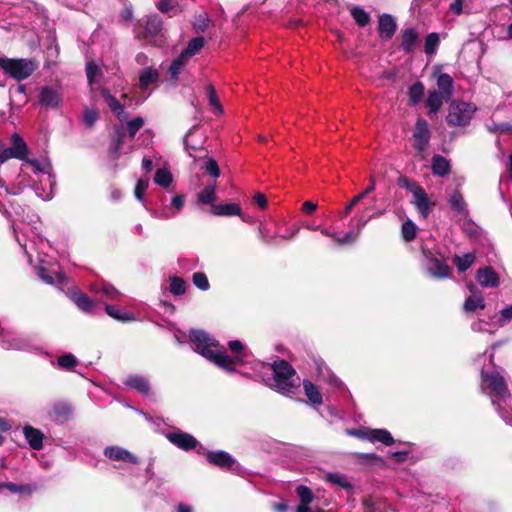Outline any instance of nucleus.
<instances>
[{
    "instance_id": "obj_1",
    "label": "nucleus",
    "mask_w": 512,
    "mask_h": 512,
    "mask_svg": "<svg viewBox=\"0 0 512 512\" xmlns=\"http://www.w3.org/2000/svg\"><path fill=\"white\" fill-rule=\"evenodd\" d=\"M192 348L223 370H229L230 357L225 349L203 330H191L189 335Z\"/></svg>"
},
{
    "instance_id": "obj_2",
    "label": "nucleus",
    "mask_w": 512,
    "mask_h": 512,
    "mask_svg": "<svg viewBox=\"0 0 512 512\" xmlns=\"http://www.w3.org/2000/svg\"><path fill=\"white\" fill-rule=\"evenodd\" d=\"M503 373L504 370L501 367H496L490 373H486L482 369V389H489V396L492 399V405L495 407L497 413L500 415L503 421H505L508 425H512V420L505 415L504 409L497 402H506V400L511 396Z\"/></svg>"
},
{
    "instance_id": "obj_3",
    "label": "nucleus",
    "mask_w": 512,
    "mask_h": 512,
    "mask_svg": "<svg viewBox=\"0 0 512 512\" xmlns=\"http://www.w3.org/2000/svg\"><path fill=\"white\" fill-rule=\"evenodd\" d=\"M262 368L271 372V377L264 379L267 386L283 395L294 393L298 386V378L296 371L287 361H275L271 365H262Z\"/></svg>"
},
{
    "instance_id": "obj_4",
    "label": "nucleus",
    "mask_w": 512,
    "mask_h": 512,
    "mask_svg": "<svg viewBox=\"0 0 512 512\" xmlns=\"http://www.w3.org/2000/svg\"><path fill=\"white\" fill-rule=\"evenodd\" d=\"M0 67L11 78L22 81L29 78L37 69L34 60L26 58H5L0 57Z\"/></svg>"
},
{
    "instance_id": "obj_5",
    "label": "nucleus",
    "mask_w": 512,
    "mask_h": 512,
    "mask_svg": "<svg viewBox=\"0 0 512 512\" xmlns=\"http://www.w3.org/2000/svg\"><path fill=\"white\" fill-rule=\"evenodd\" d=\"M29 165H31L35 171L42 173L44 176H46L45 180V187L41 186H35V192L38 197H40L43 200H50L53 197L54 188L56 187V177L54 173H52V165L50 161L43 160H29L26 158L25 160ZM41 183L44 182L43 179L40 180Z\"/></svg>"
},
{
    "instance_id": "obj_6",
    "label": "nucleus",
    "mask_w": 512,
    "mask_h": 512,
    "mask_svg": "<svg viewBox=\"0 0 512 512\" xmlns=\"http://www.w3.org/2000/svg\"><path fill=\"white\" fill-rule=\"evenodd\" d=\"M422 254L426 260V270L432 277L443 279L450 276L451 268L447 264V259L438 250L422 247Z\"/></svg>"
},
{
    "instance_id": "obj_7",
    "label": "nucleus",
    "mask_w": 512,
    "mask_h": 512,
    "mask_svg": "<svg viewBox=\"0 0 512 512\" xmlns=\"http://www.w3.org/2000/svg\"><path fill=\"white\" fill-rule=\"evenodd\" d=\"M476 108L465 102H453L449 106L446 121L450 126H466L470 123Z\"/></svg>"
},
{
    "instance_id": "obj_8",
    "label": "nucleus",
    "mask_w": 512,
    "mask_h": 512,
    "mask_svg": "<svg viewBox=\"0 0 512 512\" xmlns=\"http://www.w3.org/2000/svg\"><path fill=\"white\" fill-rule=\"evenodd\" d=\"M167 440L183 451L196 450L198 454H204L206 448L191 434L176 429L165 433Z\"/></svg>"
},
{
    "instance_id": "obj_9",
    "label": "nucleus",
    "mask_w": 512,
    "mask_h": 512,
    "mask_svg": "<svg viewBox=\"0 0 512 512\" xmlns=\"http://www.w3.org/2000/svg\"><path fill=\"white\" fill-rule=\"evenodd\" d=\"M12 139L13 145L11 147L1 148L0 163H4L11 158L26 160L28 154V147L26 143L18 134H14Z\"/></svg>"
},
{
    "instance_id": "obj_10",
    "label": "nucleus",
    "mask_w": 512,
    "mask_h": 512,
    "mask_svg": "<svg viewBox=\"0 0 512 512\" xmlns=\"http://www.w3.org/2000/svg\"><path fill=\"white\" fill-rule=\"evenodd\" d=\"M38 277L49 285H64L66 283V276L54 269L53 264L46 263L43 259L40 260V265L36 267Z\"/></svg>"
},
{
    "instance_id": "obj_11",
    "label": "nucleus",
    "mask_w": 512,
    "mask_h": 512,
    "mask_svg": "<svg viewBox=\"0 0 512 512\" xmlns=\"http://www.w3.org/2000/svg\"><path fill=\"white\" fill-rule=\"evenodd\" d=\"M412 136L414 139L413 147L418 153H423L429 144L431 136L428 122L425 119L419 118L416 121Z\"/></svg>"
},
{
    "instance_id": "obj_12",
    "label": "nucleus",
    "mask_w": 512,
    "mask_h": 512,
    "mask_svg": "<svg viewBox=\"0 0 512 512\" xmlns=\"http://www.w3.org/2000/svg\"><path fill=\"white\" fill-rule=\"evenodd\" d=\"M228 347L230 351L234 354L232 357H230L229 362V370H225L228 373L235 372V365L238 364H246L250 363L251 361V354L244 348L243 344L239 340H232L229 341Z\"/></svg>"
},
{
    "instance_id": "obj_13",
    "label": "nucleus",
    "mask_w": 512,
    "mask_h": 512,
    "mask_svg": "<svg viewBox=\"0 0 512 512\" xmlns=\"http://www.w3.org/2000/svg\"><path fill=\"white\" fill-rule=\"evenodd\" d=\"M207 461L214 466H217L223 470L233 471L235 466H238L236 459L233 458L228 452L223 450L209 451L206 449L204 452Z\"/></svg>"
},
{
    "instance_id": "obj_14",
    "label": "nucleus",
    "mask_w": 512,
    "mask_h": 512,
    "mask_svg": "<svg viewBox=\"0 0 512 512\" xmlns=\"http://www.w3.org/2000/svg\"><path fill=\"white\" fill-rule=\"evenodd\" d=\"M38 103L46 109H57L62 103V94L58 89L43 86L39 90Z\"/></svg>"
},
{
    "instance_id": "obj_15",
    "label": "nucleus",
    "mask_w": 512,
    "mask_h": 512,
    "mask_svg": "<svg viewBox=\"0 0 512 512\" xmlns=\"http://www.w3.org/2000/svg\"><path fill=\"white\" fill-rule=\"evenodd\" d=\"M30 177L22 171L18 173L15 182L7 183L5 180L0 179V188L4 189L7 194L19 195L25 188L33 187Z\"/></svg>"
},
{
    "instance_id": "obj_16",
    "label": "nucleus",
    "mask_w": 512,
    "mask_h": 512,
    "mask_svg": "<svg viewBox=\"0 0 512 512\" xmlns=\"http://www.w3.org/2000/svg\"><path fill=\"white\" fill-rule=\"evenodd\" d=\"M412 197V204L415 206L420 217L426 219L429 216L434 203L430 202L427 193L422 187L416 191Z\"/></svg>"
},
{
    "instance_id": "obj_17",
    "label": "nucleus",
    "mask_w": 512,
    "mask_h": 512,
    "mask_svg": "<svg viewBox=\"0 0 512 512\" xmlns=\"http://www.w3.org/2000/svg\"><path fill=\"white\" fill-rule=\"evenodd\" d=\"M104 455L113 461L138 464V458L128 450L120 446H108L104 449Z\"/></svg>"
},
{
    "instance_id": "obj_18",
    "label": "nucleus",
    "mask_w": 512,
    "mask_h": 512,
    "mask_svg": "<svg viewBox=\"0 0 512 512\" xmlns=\"http://www.w3.org/2000/svg\"><path fill=\"white\" fill-rule=\"evenodd\" d=\"M476 280L483 288H497L500 285V278L490 266L478 269Z\"/></svg>"
},
{
    "instance_id": "obj_19",
    "label": "nucleus",
    "mask_w": 512,
    "mask_h": 512,
    "mask_svg": "<svg viewBox=\"0 0 512 512\" xmlns=\"http://www.w3.org/2000/svg\"><path fill=\"white\" fill-rule=\"evenodd\" d=\"M100 93L115 116L120 121L127 120L128 113L125 111L124 106L119 102V100L111 95L107 88H101Z\"/></svg>"
},
{
    "instance_id": "obj_20",
    "label": "nucleus",
    "mask_w": 512,
    "mask_h": 512,
    "mask_svg": "<svg viewBox=\"0 0 512 512\" xmlns=\"http://www.w3.org/2000/svg\"><path fill=\"white\" fill-rule=\"evenodd\" d=\"M468 288L471 292V295L466 298L464 302V310L466 312H474L477 309L485 308V301L480 291L476 288L474 284H469Z\"/></svg>"
},
{
    "instance_id": "obj_21",
    "label": "nucleus",
    "mask_w": 512,
    "mask_h": 512,
    "mask_svg": "<svg viewBox=\"0 0 512 512\" xmlns=\"http://www.w3.org/2000/svg\"><path fill=\"white\" fill-rule=\"evenodd\" d=\"M324 480L332 485H335L348 493H353L354 484L351 478L340 472H329L325 475Z\"/></svg>"
},
{
    "instance_id": "obj_22",
    "label": "nucleus",
    "mask_w": 512,
    "mask_h": 512,
    "mask_svg": "<svg viewBox=\"0 0 512 512\" xmlns=\"http://www.w3.org/2000/svg\"><path fill=\"white\" fill-rule=\"evenodd\" d=\"M397 28L395 19L390 14H383L379 17V36L388 40L393 37Z\"/></svg>"
},
{
    "instance_id": "obj_23",
    "label": "nucleus",
    "mask_w": 512,
    "mask_h": 512,
    "mask_svg": "<svg viewBox=\"0 0 512 512\" xmlns=\"http://www.w3.org/2000/svg\"><path fill=\"white\" fill-rule=\"evenodd\" d=\"M23 435L32 449L40 450L43 448V440L45 436L41 430L30 425H26L23 428Z\"/></svg>"
},
{
    "instance_id": "obj_24",
    "label": "nucleus",
    "mask_w": 512,
    "mask_h": 512,
    "mask_svg": "<svg viewBox=\"0 0 512 512\" xmlns=\"http://www.w3.org/2000/svg\"><path fill=\"white\" fill-rule=\"evenodd\" d=\"M124 384L143 395H148L150 393V383L145 377L141 375L132 374L127 376Z\"/></svg>"
},
{
    "instance_id": "obj_25",
    "label": "nucleus",
    "mask_w": 512,
    "mask_h": 512,
    "mask_svg": "<svg viewBox=\"0 0 512 512\" xmlns=\"http://www.w3.org/2000/svg\"><path fill=\"white\" fill-rule=\"evenodd\" d=\"M444 98L450 100L454 91V80L447 73H440L437 76V90Z\"/></svg>"
},
{
    "instance_id": "obj_26",
    "label": "nucleus",
    "mask_w": 512,
    "mask_h": 512,
    "mask_svg": "<svg viewBox=\"0 0 512 512\" xmlns=\"http://www.w3.org/2000/svg\"><path fill=\"white\" fill-rule=\"evenodd\" d=\"M419 40V35L414 28H407L402 31V41L400 48L406 53L410 54L415 50L416 44Z\"/></svg>"
},
{
    "instance_id": "obj_27",
    "label": "nucleus",
    "mask_w": 512,
    "mask_h": 512,
    "mask_svg": "<svg viewBox=\"0 0 512 512\" xmlns=\"http://www.w3.org/2000/svg\"><path fill=\"white\" fill-rule=\"evenodd\" d=\"M54 421L64 423L69 421L73 415V408L65 402H57L52 407Z\"/></svg>"
},
{
    "instance_id": "obj_28",
    "label": "nucleus",
    "mask_w": 512,
    "mask_h": 512,
    "mask_svg": "<svg viewBox=\"0 0 512 512\" xmlns=\"http://www.w3.org/2000/svg\"><path fill=\"white\" fill-rule=\"evenodd\" d=\"M211 212L215 216H241V207L236 203L213 204Z\"/></svg>"
},
{
    "instance_id": "obj_29",
    "label": "nucleus",
    "mask_w": 512,
    "mask_h": 512,
    "mask_svg": "<svg viewBox=\"0 0 512 512\" xmlns=\"http://www.w3.org/2000/svg\"><path fill=\"white\" fill-rule=\"evenodd\" d=\"M124 138H125V132L124 128L122 126L116 127L115 129V135L112 139V143L110 146V154L114 159H118L123 151V144H124Z\"/></svg>"
},
{
    "instance_id": "obj_30",
    "label": "nucleus",
    "mask_w": 512,
    "mask_h": 512,
    "mask_svg": "<svg viewBox=\"0 0 512 512\" xmlns=\"http://www.w3.org/2000/svg\"><path fill=\"white\" fill-rule=\"evenodd\" d=\"M160 78V74L157 69L153 67H146L139 74V86L142 90H145L149 85L156 83Z\"/></svg>"
},
{
    "instance_id": "obj_31",
    "label": "nucleus",
    "mask_w": 512,
    "mask_h": 512,
    "mask_svg": "<svg viewBox=\"0 0 512 512\" xmlns=\"http://www.w3.org/2000/svg\"><path fill=\"white\" fill-rule=\"evenodd\" d=\"M444 101H448V99L444 98L436 90H429L427 99H426V107L428 109V113L429 114L438 113L439 110L441 109Z\"/></svg>"
},
{
    "instance_id": "obj_32",
    "label": "nucleus",
    "mask_w": 512,
    "mask_h": 512,
    "mask_svg": "<svg viewBox=\"0 0 512 512\" xmlns=\"http://www.w3.org/2000/svg\"><path fill=\"white\" fill-rule=\"evenodd\" d=\"M451 209L462 217L468 215L467 204L459 191H454L449 197Z\"/></svg>"
},
{
    "instance_id": "obj_33",
    "label": "nucleus",
    "mask_w": 512,
    "mask_h": 512,
    "mask_svg": "<svg viewBox=\"0 0 512 512\" xmlns=\"http://www.w3.org/2000/svg\"><path fill=\"white\" fill-rule=\"evenodd\" d=\"M431 166L433 174L439 177H444L450 172V162L439 154L432 157Z\"/></svg>"
},
{
    "instance_id": "obj_34",
    "label": "nucleus",
    "mask_w": 512,
    "mask_h": 512,
    "mask_svg": "<svg viewBox=\"0 0 512 512\" xmlns=\"http://www.w3.org/2000/svg\"><path fill=\"white\" fill-rule=\"evenodd\" d=\"M375 187H376V180H375L374 176H371L370 179H369V185L366 187V189L364 191H362L361 193H359L358 195H356L350 201V203H348L346 205V207L344 208V211H343V216H347L351 212V210L353 209V207L355 205H357L369 193H371V192H373L375 190Z\"/></svg>"
},
{
    "instance_id": "obj_35",
    "label": "nucleus",
    "mask_w": 512,
    "mask_h": 512,
    "mask_svg": "<svg viewBox=\"0 0 512 512\" xmlns=\"http://www.w3.org/2000/svg\"><path fill=\"white\" fill-rule=\"evenodd\" d=\"M92 290L109 300H116L120 295V292L114 286L106 282L93 285Z\"/></svg>"
},
{
    "instance_id": "obj_36",
    "label": "nucleus",
    "mask_w": 512,
    "mask_h": 512,
    "mask_svg": "<svg viewBox=\"0 0 512 512\" xmlns=\"http://www.w3.org/2000/svg\"><path fill=\"white\" fill-rule=\"evenodd\" d=\"M162 19L156 15H149L145 20V33L146 36H157L162 31Z\"/></svg>"
},
{
    "instance_id": "obj_37",
    "label": "nucleus",
    "mask_w": 512,
    "mask_h": 512,
    "mask_svg": "<svg viewBox=\"0 0 512 512\" xmlns=\"http://www.w3.org/2000/svg\"><path fill=\"white\" fill-rule=\"evenodd\" d=\"M369 434V441L372 443L380 442L386 446H390L394 443V438L386 429H370Z\"/></svg>"
},
{
    "instance_id": "obj_38",
    "label": "nucleus",
    "mask_w": 512,
    "mask_h": 512,
    "mask_svg": "<svg viewBox=\"0 0 512 512\" xmlns=\"http://www.w3.org/2000/svg\"><path fill=\"white\" fill-rule=\"evenodd\" d=\"M72 300L76 306L86 313H93L95 304L94 302L82 292H73Z\"/></svg>"
},
{
    "instance_id": "obj_39",
    "label": "nucleus",
    "mask_w": 512,
    "mask_h": 512,
    "mask_svg": "<svg viewBox=\"0 0 512 512\" xmlns=\"http://www.w3.org/2000/svg\"><path fill=\"white\" fill-rule=\"evenodd\" d=\"M305 395L313 405L322 404V394L318 388L309 380H303Z\"/></svg>"
},
{
    "instance_id": "obj_40",
    "label": "nucleus",
    "mask_w": 512,
    "mask_h": 512,
    "mask_svg": "<svg viewBox=\"0 0 512 512\" xmlns=\"http://www.w3.org/2000/svg\"><path fill=\"white\" fill-rule=\"evenodd\" d=\"M105 311L110 317L122 322L134 320V315L131 312H127L115 305H106Z\"/></svg>"
},
{
    "instance_id": "obj_41",
    "label": "nucleus",
    "mask_w": 512,
    "mask_h": 512,
    "mask_svg": "<svg viewBox=\"0 0 512 512\" xmlns=\"http://www.w3.org/2000/svg\"><path fill=\"white\" fill-rule=\"evenodd\" d=\"M425 87L422 82L416 81L409 87L408 96L409 104L415 106L420 103L424 96Z\"/></svg>"
},
{
    "instance_id": "obj_42",
    "label": "nucleus",
    "mask_w": 512,
    "mask_h": 512,
    "mask_svg": "<svg viewBox=\"0 0 512 512\" xmlns=\"http://www.w3.org/2000/svg\"><path fill=\"white\" fill-rule=\"evenodd\" d=\"M216 199V183L206 186L198 194V202L205 205H213Z\"/></svg>"
},
{
    "instance_id": "obj_43",
    "label": "nucleus",
    "mask_w": 512,
    "mask_h": 512,
    "mask_svg": "<svg viewBox=\"0 0 512 512\" xmlns=\"http://www.w3.org/2000/svg\"><path fill=\"white\" fill-rule=\"evenodd\" d=\"M187 61L188 59L183 54H180L176 59L172 61L168 69L171 80H178V76L185 67Z\"/></svg>"
},
{
    "instance_id": "obj_44",
    "label": "nucleus",
    "mask_w": 512,
    "mask_h": 512,
    "mask_svg": "<svg viewBox=\"0 0 512 512\" xmlns=\"http://www.w3.org/2000/svg\"><path fill=\"white\" fill-rule=\"evenodd\" d=\"M203 37H194L189 42L187 47L181 52L187 59L197 54L204 46Z\"/></svg>"
},
{
    "instance_id": "obj_45",
    "label": "nucleus",
    "mask_w": 512,
    "mask_h": 512,
    "mask_svg": "<svg viewBox=\"0 0 512 512\" xmlns=\"http://www.w3.org/2000/svg\"><path fill=\"white\" fill-rule=\"evenodd\" d=\"M475 259H476V255L474 253H466L462 256L455 255L454 263L460 272H465L472 266Z\"/></svg>"
},
{
    "instance_id": "obj_46",
    "label": "nucleus",
    "mask_w": 512,
    "mask_h": 512,
    "mask_svg": "<svg viewBox=\"0 0 512 512\" xmlns=\"http://www.w3.org/2000/svg\"><path fill=\"white\" fill-rule=\"evenodd\" d=\"M0 489H6L14 494H30L33 491V487L31 485H22L13 482L0 483Z\"/></svg>"
},
{
    "instance_id": "obj_47",
    "label": "nucleus",
    "mask_w": 512,
    "mask_h": 512,
    "mask_svg": "<svg viewBox=\"0 0 512 512\" xmlns=\"http://www.w3.org/2000/svg\"><path fill=\"white\" fill-rule=\"evenodd\" d=\"M172 174L168 169L165 168H159L157 169L155 176H154V182L163 187L167 188L172 183Z\"/></svg>"
},
{
    "instance_id": "obj_48",
    "label": "nucleus",
    "mask_w": 512,
    "mask_h": 512,
    "mask_svg": "<svg viewBox=\"0 0 512 512\" xmlns=\"http://www.w3.org/2000/svg\"><path fill=\"white\" fill-rule=\"evenodd\" d=\"M351 16L360 27L367 26L371 20L370 15L359 6L351 9Z\"/></svg>"
},
{
    "instance_id": "obj_49",
    "label": "nucleus",
    "mask_w": 512,
    "mask_h": 512,
    "mask_svg": "<svg viewBox=\"0 0 512 512\" xmlns=\"http://www.w3.org/2000/svg\"><path fill=\"white\" fill-rule=\"evenodd\" d=\"M206 95L209 105L213 107L218 114L223 113V108L220 104L219 98L213 85L209 84L206 88Z\"/></svg>"
},
{
    "instance_id": "obj_50",
    "label": "nucleus",
    "mask_w": 512,
    "mask_h": 512,
    "mask_svg": "<svg viewBox=\"0 0 512 512\" xmlns=\"http://www.w3.org/2000/svg\"><path fill=\"white\" fill-rule=\"evenodd\" d=\"M417 227L415 223L408 219L402 224V237L406 242H410L416 238Z\"/></svg>"
},
{
    "instance_id": "obj_51",
    "label": "nucleus",
    "mask_w": 512,
    "mask_h": 512,
    "mask_svg": "<svg viewBox=\"0 0 512 512\" xmlns=\"http://www.w3.org/2000/svg\"><path fill=\"white\" fill-rule=\"evenodd\" d=\"M440 43L439 35L436 32L430 33L425 38L424 50L427 55H433Z\"/></svg>"
},
{
    "instance_id": "obj_52",
    "label": "nucleus",
    "mask_w": 512,
    "mask_h": 512,
    "mask_svg": "<svg viewBox=\"0 0 512 512\" xmlns=\"http://www.w3.org/2000/svg\"><path fill=\"white\" fill-rule=\"evenodd\" d=\"M196 128L195 127H192L189 129V131L187 132V134L185 135L184 137V146H185V150L187 151V153L189 154V156L193 157L194 159L196 158V156L194 155V152H197L199 150H202V142H198V143H190V140H189V137L192 135L193 131L195 130Z\"/></svg>"
},
{
    "instance_id": "obj_53",
    "label": "nucleus",
    "mask_w": 512,
    "mask_h": 512,
    "mask_svg": "<svg viewBox=\"0 0 512 512\" xmlns=\"http://www.w3.org/2000/svg\"><path fill=\"white\" fill-rule=\"evenodd\" d=\"M357 237L358 233H354L353 231L347 232L344 236H340L337 232L332 231V236H329V238L335 240L338 245L354 243L357 240Z\"/></svg>"
},
{
    "instance_id": "obj_54",
    "label": "nucleus",
    "mask_w": 512,
    "mask_h": 512,
    "mask_svg": "<svg viewBox=\"0 0 512 512\" xmlns=\"http://www.w3.org/2000/svg\"><path fill=\"white\" fill-rule=\"evenodd\" d=\"M77 363V358L71 353L61 355L57 359L58 366L66 370L74 368L77 365Z\"/></svg>"
},
{
    "instance_id": "obj_55",
    "label": "nucleus",
    "mask_w": 512,
    "mask_h": 512,
    "mask_svg": "<svg viewBox=\"0 0 512 512\" xmlns=\"http://www.w3.org/2000/svg\"><path fill=\"white\" fill-rule=\"evenodd\" d=\"M296 494L299 498V501L304 504H310L314 499L312 490L305 485H299L296 488Z\"/></svg>"
},
{
    "instance_id": "obj_56",
    "label": "nucleus",
    "mask_w": 512,
    "mask_h": 512,
    "mask_svg": "<svg viewBox=\"0 0 512 512\" xmlns=\"http://www.w3.org/2000/svg\"><path fill=\"white\" fill-rule=\"evenodd\" d=\"M192 281L201 291H207L210 287L208 278L203 272H195L192 276Z\"/></svg>"
},
{
    "instance_id": "obj_57",
    "label": "nucleus",
    "mask_w": 512,
    "mask_h": 512,
    "mask_svg": "<svg viewBox=\"0 0 512 512\" xmlns=\"http://www.w3.org/2000/svg\"><path fill=\"white\" fill-rule=\"evenodd\" d=\"M144 119L142 117H135L127 122L126 128L130 138H133L136 133L143 127Z\"/></svg>"
},
{
    "instance_id": "obj_58",
    "label": "nucleus",
    "mask_w": 512,
    "mask_h": 512,
    "mask_svg": "<svg viewBox=\"0 0 512 512\" xmlns=\"http://www.w3.org/2000/svg\"><path fill=\"white\" fill-rule=\"evenodd\" d=\"M398 185L401 188L409 191L412 195L421 188V186L419 184H417L415 181L411 180L410 178H408L406 176L399 177Z\"/></svg>"
},
{
    "instance_id": "obj_59",
    "label": "nucleus",
    "mask_w": 512,
    "mask_h": 512,
    "mask_svg": "<svg viewBox=\"0 0 512 512\" xmlns=\"http://www.w3.org/2000/svg\"><path fill=\"white\" fill-rule=\"evenodd\" d=\"M170 291L174 295H182L186 291V283L182 278L173 277L170 280Z\"/></svg>"
},
{
    "instance_id": "obj_60",
    "label": "nucleus",
    "mask_w": 512,
    "mask_h": 512,
    "mask_svg": "<svg viewBox=\"0 0 512 512\" xmlns=\"http://www.w3.org/2000/svg\"><path fill=\"white\" fill-rule=\"evenodd\" d=\"M13 232H14V236H15L16 241L18 242L20 247L24 250L25 254L27 255V260L31 264L32 263V256L29 253V250H28L29 246H28V242H27V240L25 238V235L24 234H20L18 229L15 228L14 226H13Z\"/></svg>"
},
{
    "instance_id": "obj_61",
    "label": "nucleus",
    "mask_w": 512,
    "mask_h": 512,
    "mask_svg": "<svg viewBox=\"0 0 512 512\" xmlns=\"http://www.w3.org/2000/svg\"><path fill=\"white\" fill-rule=\"evenodd\" d=\"M488 131L490 133H509V132H512V125L507 123V122H503V123H490V124H487L486 125Z\"/></svg>"
},
{
    "instance_id": "obj_62",
    "label": "nucleus",
    "mask_w": 512,
    "mask_h": 512,
    "mask_svg": "<svg viewBox=\"0 0 512 512\" xmlns=\"http://www.w3.org/2000/svg\"><path fill=\"white\" fill-rule=\"evenodd\" d=\"M98 118L99 114L96 110L86 109L83 113L82 121L87 128H92L98 120Z\"/></svg>"
},
{
    "instance_id": "obj_63",
    "label": "nucleus",
    "mask_w": 512,
    "mask_h": 512,
    "mask_svg": "<svg viewBox=\"0 0 512 512\" xmlns=\"http://www.w3.org/2000/svg\"><path fill=\"white\" fill-rule=\"evenodd\" d=\"M149 186V179H139L136 183L134 195L136 199L140 202L144 201V193Z\"/></svg>"
},
{
    "instance_id": "obj_64",
    "label": "nucleus",
    "mask_w": 512,
    "mask_h": 512,
    "mask_svg": "<svg viewBox=\"0 0 512 512\" xmlns=\"http://www.w3.org/2000/svg\"><path fill=\"white\" fill-rule=\"evenodd\" d=\"M512 321V305H509L499 311L498 323L505 326Z\"/></svg>"
}]
</instances>
